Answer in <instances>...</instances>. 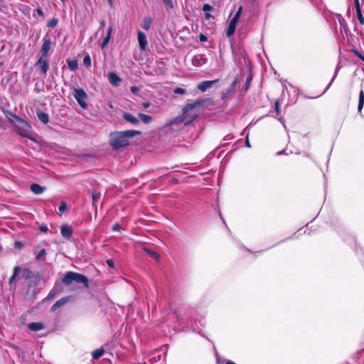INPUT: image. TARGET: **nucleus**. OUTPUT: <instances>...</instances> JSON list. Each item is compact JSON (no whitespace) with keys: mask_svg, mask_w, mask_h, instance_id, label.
<instances>
[{"mask_svg":"<svg viewBox=\"0 0 364 364\" xmlns=\"http://www.w3.org/2000/svg\"><path fill=\"white\" fill-rule=\"evenodd\" d=\"M208 100V99H200L196 100L193 103H188L183 109V113L181 115L178 116L172 119H171L167 124L166 126H171L175 124H181L185 122V124H188L189 123L194 121L198 114L196 112H193V110L195 108L200 107L203 106L205 102Z\"/></svg>","mask_w":364,"mask_h":364,"instance_id":"obj_1","label":"nucleus"},{"mask_svg":"<svg viewBox=\"0 0 364 364\" xmlns=\"http://www.w3.org/2000/svg\"><path fill=\"white\" fill-rule=\"evenodd\" d=\"M242 9H243L242 6H240L238 8L237 12L235 13L234 17L230 21L228 27L226 31L227 37L230 38L235 33L237 24L239 19L242 14Z\"/></svg>","mask_w":364,"mask_h":364,"instance_id":"obj_5","label":"nucleus"},{"mask_svg":"<svg viewBox=\"0 0 364 364\" xmlns=\"http://www.w3.org/2000/svg\"><path fill=\"white\" fill-rule=\"evenodd\" d=\"M6 116L12 122L18 124L23 129H26L30 127L29 124L21 117H18L16 114L13 113L9 110L4 111Z\"/></svg>","mask_w":364,"mask_h":364,"instance_id":"obj_6","label":"nucleus"},{"mask_svg":"<svg viewBox=\"0 0 364 364\" xmlns=\"http://www.w3.org/2000/svg\"><path fill=\"white\" fill-rule=\"evenodd\" d=\"M67 63L68 68L72 71L76 70L78 68V63L77 60L68 59Z\"/></svg>","mask_w":364,"mask_h":364,"instance_id":"obj_24","label":"nucleus"},{"mask_svg":"<svg viewBox=\"0 0 364 364\" xmlns=\"http://www.w3.org/2000/svg\"><path fill=\"white\" fill-rule=\"evenodd\" d=\"M354 3H355V6L356 11L357 10H360L361 8H360V6L359 0H354Z\"/></svg>","mask_w":364,"mask_h":364,"instance_id":"obj_46","label":"nucleus"},{"mask_svg":"<svg viewBox=\"0 0 364 364\" xmlns=\"http://www.w3.org/2000/svg\"><path fill=\"white\" fill-rule=\"evenodd\" d=\"M36 114L38 118V119L43 124H46L49 122V116L48 114L45 113L44 112L38 109L36 111Z\"/></svg>","mask_w":364,"mask_h":364,"instance_id":"obj_18","label":"nucleus"},{"mask_svg":"<svg viewBox=\"0 0 364 364\" xmlns=\"http://www.w3.org/2000/svg\"><path fill=\"white\" fill-rule=\"evenodd\" d=\"M226 364H236V363H234V362H232V360H228V361L226 362Z\"/></svg>","mask_w":364,"mask_h":364,"instance_id":"obj_54","label":"nucleus"},{"mask_svg":"<svg viewBox=\"0 0 364 364\" xmlns=\"http://www.w3.org/2000/svg\"><path fill=\"white\" fill-rule=\"evenodd\" d=\"M363 60H364V58H363L362 56H360V55H358Z\"/></svg>","mask_w":364,"mask_h":364,"instance_id":"obj_57","label":"nucleus"},{"mask_svg":"<svg viewBox=\"0 0 364 364\" xmlns=\"http://www.w3.org/2000/svg\"><path fill=\"white\" fill-rule=\"evenodd\" d=\"M112 31H113V26H110L108 28L107 36L103 39V41L100 44L101 48H105L107 46V44L109 43V42L110 41Z\"/></svg>","mask_w":364,"mask_h":364,"instance_id":"obj_19","label":"nucleus"},{"mask_svg":"<svg viewBox=\"0 0 364 364\" xmlns=\"http://www.w3.org/2000/svg\"><path fill=\"white\" fill-rule=\"evenodd\" d=\"M36 12L41 16L44 17V13L43 10L40 8L36 9Z\"/></svg>","mask_w":364,"mask_h":364,"instance_id":"obj_45","label":"nucleus"},{"mask_svg":"<svg viewBox=\"0 0 364 364\" xmlns=\"http://www.w3.org/2000/svg\"><path fill=\"white\" fill-rule=\"evenodd\" d=\"M66 208H67V204L64 201H62L60 204V206H59V212H60V215H62L63 213H65V211L66 210Z\"/></svg>","mask_w":364,"mask_h":364,"instance_id":"obj_33","label":"nucleus"},{"mask_svg":"<svg viewBox=\"0 0 364 364\" xmlns=\"http://www.w3.org/2000/svg\"><path fill=\"white\" fill-rule=\"evenodd\" d=\"M107 77L109 82L114 86L119 85L121 82V78L114 73H109Z\"/></svg>","mask_w":364,"mask_h":364,"instance_id":"obj_16","label":"nucleus"},{"mask_svg":"<svg viewBox=\"0 0 364 364\" xmlns=\"http://www.w3.org/2000/svg\"><path fill=\"white\" fill-rule=\"evenodd\" d=\"M23 275L25 279H32L34 278L33 282V287H31V284H30L28 287L26 293V297L28 300H34L36 297V295L39 292V289H38L36 286L38 284V283L40 281V274L39 272H36L33 273L31 270H30L28 268L23 269Z\"/></svg>","mask_w":364,"mask_h":364,"instance_id":"obj_4","label":"nucleus"},{"mask_svg":"<svg viewBox=\"0 0 364 364\" xmlns=\"http://www.w3.org/2000/svg\"><path fill=\"white\" fill-rule=\"evenodd\" d=\"M83 64L85 67L90 68L91 67L92 62H91V58L89 54H87L84 58H83Z\"/></svg>","mask_w":364,"mask_h":364,"instance_id":"obj_29","label":"nucleus"},{"mask_svg":"<svg viewBox=\"0 0 364 364\" xmlns=\"http://www.w3.org/2000/svg\"><path fill=\"white\" fill-rule=\"evenodd\" d=\"M337 74H338V70H336L335 73H334V75L333 77H332L331 82H329V84L328 85L327 87L326 88L325 91L323 92H326L327 91V90L331 86L333 82L334 81L335 78L337 76Z\"/></svg>","mask_w":364,"mask_h":364,"instance_id":"obj_38","label":"nucleus"},{"mask_svg":"<svg viewBox=\"0 0 364 364\" xmlns=\"http://www.w3.org/2000/svg\"><path fill=\"white\" fill-rule=\"evenodd\" d=\"M218 82V80L203 81L198 84L197 87L199 90L205 92Z\"/></svg>","mask_w":364,"mask_h":364,"instance_id":"obj_13","label":"nucleus"},{"mask_svg":"<svg viewBox=\"0 0 364 364\" xmlns=\"http://www.w3.org/2000/svg\"><path fill=\"white\" fill-rule=\"evenodd\" d=\"M123 118L127 122H128L134 125H137L139 124V119L136 117L132 115L131 113H129V112L124 113Z\"/></svg>","mask_w":364,"mask_h":364,"instance_id":"obj_17","label":"nucleus"},{"mask_svg":"<svg viewBox=\"0 0 364 364\" xmlns=\"http://www.w3.org/2000/svg\"><path fill=\"white\" fill-rule=\"evenodd\" d=\"M139 134L141 132L136 130L113 132L109 134V144L114 150H119L129 145V139Z\"/></svg>","mask_w":364,"mask_h":364,"instance_id":"obj_2","label":"nucleus"},{"mask_svg":"<svg viewBox=\"0 0 364 364\" xmlns=\"http://www.w3.org/2000/svg\"><path fill=\"white\" fill-rule=\"evenodd\" d=\"M74 90V97L76 99L77 102L81 107H82L83 109H86L87 107V105L85 102L87 97L86 92L82 88H75Z\"/></svg>","mask_w":364,"mask_h":364,"instance_id":"obj_7","label":"nucleus"},{"mask_svg":"<svg viewBox=\"0 0 364 364\" xmlns=\"http://www.w3.org/2000/svg\"><path fill=\"white\" fill-rule=\"evenodd\" d=\"M62 283L66 286L70 287V289H74L73 285L75 284H82L85 288L89 287V279L88 278L80 273L75 272H67L62 279Z\"/></svg>","mask_w":364,"mask_h":364,"instance_id":"obj_3","label":"nucleus"},{"mask_svg":"<svg viewBox=\"0 0 364 364\" xmlns=\"http://www.w3.org/2000/svg\"><path fill=\"white\" fill-rule=\"evenodd\" d=\"M153 19L149 16H145L143 19L141 27L145 31H149L151 28Z\"/></svg>","mask_w":364,"mask_h":364,"instance_id":"obj_21","label":"nucleus"},{"mask_svg":"<svg viewBox=\"0 0 364 364\" xmlns=\"http://www.w3.org/2000/svg\"><path fill=\"white\" fill-rule=\"evenodd\" d=\"M45 188L37 183H33L31 186V190L35 194H41L44 191Z\"/></svg>","mask_w":364,"mask_h":364,"instance_id":"obj_22","label":"nucleus"},{"mask_svg":"<svg viewBox=\"0 0 364 364\" xmlns=\"http://www.w3.org/2000/svg\"><path fill=\"white\" fill-rule=\"evenodd\" d=\"M47 57L41 56L38 61L36 63V67L41 71V73L46 75L48 69H49V63L46 59Z\"/></svg>","mask_w":364,"mask_h":364,"instance_id":"obj_8","label":"nucleus"},{"mask_svg":"<svg viewBox=\"0 0 364 364\" xmlns=\"http://www.w3.org/2000/svg\"><path fill=\"white\" fill-rule=\"evenodd\" d=\"M130 90L133 94H137L138 92L139 91V88L136 86H132Z\"/></svg>","mask_w":364,"mask_h":364,"instance_id":"obj_42","label":"nucleus"},{"mask_svg":"<svg viewBox=\"0 0 364 364\" xmlns=\"http://www.w3.org/2000/svg\"><path fill=\"white\" fill-rule=\"evenodd\" d=\"M100 26L102 28L105 27V21L104 19H101L100 21Z\"/></svg>","mask_w":364,"mask_h":364,"instance_id":"obj_51","label":"nucleus"},{"mask_svg":"<svg viewBox=\"0 0 364 364\" xmlns=\"http://www.w3.org/2000/svg\"><path fill=\"white\" fill-rule=\"evenodd\" d=\"M173 92L175 94L184 95L186 93V90L181 87H176L174 89Z\"/></svg>","mask_w":364,"mask_h":364,"instance_id":"obj_37","label":"nucleus"},{"mask_svg":"<svg viewBox=\"0 0 364 364\" xmlns=\"http://www.w3.org/2000/svg\"><path fill=\"white\" fill-rule=\"evenodd\" d=\"M120 230V225L119 223H115L112 226V230L113 231H119Z\"/></svg>","mask_w":364,"mask_h":364,"instance_id":"obj_44","label":"nucleus"},{"mask_svg":"<svg viewBox=\"0 0 364 364\" xmlns=\"http://www.w3.org/2000/svg\"><path fill=\"white\" fill-rule=\"evenodd\" d=\"M107 262V264L109 267H112L113 268L114 267V261L112 259H107L106 261Z\"/></svg>","mask_w":364,"mask_h":364,"instance_id":"obj_47","label":"nucleus"},{"mask_svg":"<svg viewBox=\"0 0 364 364\" xmlns=\"http://www.w3.org/2000/svg\"><path fill=\"white\" fill-rule=\"evenodd\" d=\"M213 10V7L212 6H210V4H205L203 6V11L208 12V11H211Z\"/></svg>","mask_w":364,"mask_h":364,"instance_id":"obj_36","label":"nucleus"},{"mask_svg":"<svg viewBox=\"0 0 364 364\" xmlns=\"http://www.w3.org/2000/svg\"><path fill=\"white\" fill-rule=\"evenodd\" d=\"M46 255V250L45 249L41 250L36 255V259L43 261L45 260V256Z\"/></svg>","mask_w":364,"mask_h":364,"instance_id":"obj_30","label":"nucleus"},{"mask_svg":"<svg viewBox=\"0 0 364 364\" xmlns=\"http://www.w3.org/2000/svg\"><path fill=\"white\" fill-rule=\"evenodd\" d=\"M101 196L100 192H98L95 190L92 191V204L95 205V203L99 200Z\"/></svg>","mask_w":364,"mask_h":364,"instance_id":"obj_28","label":"nucleus"},{"mask_svg":"<svg viewBox=\"0 0 364 364\" xmlns=\"http://www.w3.org/2000/svg\"><path fill=\"white\" fill-rule=\"evenodd\" d=\"M164 3L166 4L168 9H172L174 8V4L172 0H162Z\"/></svg>","mask_w":364,"mask_h":364,"instance_id":"obj_35","label":"nucleus"},{"mask_svg":"<svg viewBox=\"0 0 364 364\" xmlns=\"http://www.w3.org/2000/svg\"><path fill=\"white\" fill-rule=\"evenodd\" d=\"M20 269H21L18 266H16L14 267V273H13L12 276L10 277L9 281V284H11L14 282L15 279L18 275Z\"/></svg>","mask_w":364,"mask_h":364,"instance_id":"obj_27","label":"nucleus"},{"mask_svg":"<svg viewBox=\"0 0 364 364\" xmlns=\"http://www.w3.org/2000/svg\"><path fill=\"white\" fill-rule=\"evenodd\" d=\"M60 232L64 238L70 239L73 235V230L70 226L63 225L60 228Z\"/></svg>","mask_w":364,"mask_h":364,"instance_id":"obj_15","label":"nucleus"},{"mask_svg":"<svg viewBox=\"0 0 364 364\" xmlns=\"http://www.w3.org/2000/svg\"><path fill=\"white\" fill-rule=\"evenodd\" d=\"M15 247H18V248H21L23 247V245L21 242H15Z\"/></svg>","mask_w":364,"mask_h":364,"instance_id":"obj_50","label":"nucleus"},{"mask_svg":"<svg viewBox=\"0 0 364 364\" xmlns=\"http://www.w3.org/2000/svg\"><path fill=\"white\" fill-rule=\"evenodd\" d=\"M245 144L247 146L250 147V144L249 142L247 137L246 138Z\"/></svg>","mask_w":364,"mask_h":364,"instance_id":"obj_53","label":"nucleus"},{"mask_svg":"<svg viewBox=\"0 0 364 364\" xmlns=\"http://www.w3.org/2000/svg\"><path fill=\"white\" fill-rule=\"evenodd\" d=\"M139 117L144 124H149L152 121L151 116L143 113L139 114Z\"/></svg>","mask_w":364,"mask_h":364,"instance_id":"obj_26","label":"nucleus"},{"mask_svg":"<svg viewBox=\"0 0 364 364\" xmlns=\"http://www.w3.org/2000/svg\"><path fill=\"white\" fill-rule=\"evenodd\" d=\"M236 83H237V80H235L232 82V84L230 85V91L231 90H232V89L235 87Z\"/></svg>","mask_w":364,"mask_h":364,"instance_id":"obj_49","label":"nucleus"},{"mask_svg":"<svg viewBox=\"0 0 364 364\" xmlns=\"http://www.w3.org/2000/svg\"><path fill=\"white\" fill-rule=\"evenodd\" d=\"M363 105H364V92L363 90H361L359 93V102H358V112H361Z\"/></svg>","mask_w":364,"mask_h":364,"instance_id":"obj_25","label":"nucleus"},{"mask_svg":"<svg viewBox=\"0 0 364 364\" xmlns=\"http://www.w3.org/2000/svg\"><path fill=\"white\" fill-rule=\"evenodd\" d=\"M62 1H64L65 0H61Z\"/></svg>","mask_w":364,"mask_h":364,"instance_id":"obj_59","label":"nucleus"},{"mask_svg":"<svg viewBox=\"0 0 364 364\" xmlns=\"http://www.w3.org/2000/svg\"><path fill=\"white\" fill-rule=\"evenodd\" d=\"M339 23L341 24V26L343 27V20L339 19Z\"/></svg>","mask_w":364,"mask_h":364,"instance_id":"obj_55","label":"nucleus"},{"mask_svg":"<svg viewBox=\"0 0 364 364\" xmlns=\"http://www.w3.org/2000/svg\"><path fill=\"white\" fill-rule=\"evenodd\" d=\"M44 324L41 322H33L28 325L29 330L32 331H38L44 328Z\"/></svg>","mask_w":364,"mask_h":364,"instance_id":"obj_20","label":"nucleus"},{"mask_svg":"<svg viewBox=\"0 0 364 364\" xmlns=\"http://www.w3.org/2000/svg\"><path fill=\"white\" fill-rule=\"evenodd\" d=\"M151 105L150 102H144L142 103V106L144 107V108H148Z\"/></svg>","mask_w":364,"mask_h":364,"instance_id":"obj_48","label":"nucleus"},{"mask_svg":"<svg viewBox=\"0 0 364 364\" xmlns=\"http://www.w3.org/2000/svg\"><path fill=\"white\" fill-rule=\"evenodd\" d=\"M105 353V349L101 347L92 353V356L93 360H98L101 358Z\"/></svg>","mask_w":364,"mask_h":364,"instance_id":"obj_23","label":"nucleus"},{"mask_svg":"<svg viewBox=\"0 0 364 364\" xmlns=\"http://www.w3.org/2000/svg\"><path fill=\"white\" fill-rule=\"evenodd\" d=\"M72 296H66L58 300L50 308L51 311H56L58 308L63 306L65 305L70 299Z\"/></svg>","mask_w":364,"mask_h":364,"instance_id":"obj_12","label":"nucleus"},{"mask_svg":"<svg viewBox=\"0 0 364 364\" xmlns=\"http://www.w3.org/2000/svg\"><path fill=\"white\" fill-rule=\"evenodd\" d=\"M39 229L41 232H47L48 231V228L47 227V225H41L40 227H39Z\"/></svg>","mask_w":364,"mask_h":364,"instance_id":"obj_41","label":"nucleus"},{"mask_svg":"<svg viewBox=\"0 0 364 364\" xmlns=\"http://www.w3.org/2000/svg\"><path fill=\"white\" fill-rule=\"evenodd\" d=\"M252 82V77H248L245 82V90H247L249 89V87Z\"/></svg>","mask_w":364,"mask_h":364,"instance_id":"obj_39","label":"nucleus"},{"mask_svg":"<svg viewBox=\"0 0 364 364\" xmlns=\"http://www.w3.org/2000/svg\"><path fill=\"white\" fill-rule=\"evenodd\" d=\"M357 18L361 25L364 24V17L362 15L361 9L356 11Z\"/></svg>","mask_w":364,"mask_h":364,"instance_id":"obj_32","label":"nucleus"},{"mask_svg":"<svg viewBox=\"0 0 364 364\" xmlns=\"http://www.w3.org/2000/svg\"><path fill=\"white\" fill-rule=\"evenodd\" d=\"M274 110L277 112V115H279V101L277 100L274 102Z\"/></svg>","mask_w":364,"mask_h":364,"instance_id":"obj_40","label":"nucleus"},{"mask_svg":"<svg viewBox=\"0 0 364 364\" xmlns=\"http://www.w3.org/2000/svg\"><path fill=\"white\" fill-rule=\"evenodd\" d=\"M58 23V19L55 18H53L52 19H50V21H48L47 26L49 28H53L57 26Z\"/></svg>","mask_w":364,"mask_h":364,"instance_id":"obj_31","label":"nucleus"},{"mask_svg":"<svg viewBox=\"0 0 364 364\" xmlns=\"http://www.w3.org/2000/svg\"><path fill=\"white\" fill-rule=\"evenodd\" d=\"M63 291V288L60 283L55 282L53 288L50 291L48 296L44 299L45 301H50L55 298L57 294Z\"/></svg>","mask_w":364,"mask_h":364,"instance_id":"obj_10","label":"nucleus"},{"mask_svg":"<svg viewBox=\"0 0 364 364\" xmlns=\"http://www.w3.org/2000/svg\"><path fill=\"white\" fill-rule=\"evenodd\" d=\"M199 39L201 42H205V41H207L208 38L205 35L201 33L199 36Z\"/></svg>","mask_w":364,"mask_h":364,"instance_id":"obj_43","label":"nucleus"},{"mask_svg":"<svg viewBox=\"0 0 364 364\" xmlns=\"http://www.w3.org/2000/svg\"><path fill=\"white\" fill-rule=\"evenodd\" d=\"M137 38L139 41V48L141 50H145L148 46V41L145 33L141 31L137 33Z\"/></svg>","mask_w":364,"mask_h":364,"instance_id":"obj_11","label":"nucleus"},{"mask_svg":"<svg viewBox=\"0 0 364 364\" xmlns=\"http://www.w3.org/2000/svg\"><path fill=\"white\" fill-rule=\"evenodd\" d=\"M51 46L52 42L50 37L48 35H46L43 38V43L41 48V56L47 57L51 48Z\"/></svg>","mask_w":364,"mask_h":364,"instance_id":"obj_9","label":"nucleus"},{"mask_svg":"<svg viewBox=\"0 0 364 364\" xmlns=\"http://www.w3.org/2000/svg\"><path fill=\"white\" fill-rule=\"evenodd\" d=\"M283 152H284V151H279V152H278V154H282V153H283Z\"/></svg>","mask_w":364,"mask_h":364,"instance_id":"obj_58","label":"nucleus"},{"mask_svg":"<svg viewBox=\"0 0 364 364\" xmlns=\"http://www.w3.org/2000/svg\"><path fill=\"white\" fill-rule=\"evenodd\" d=\"M211 16H211L210 14H208V13H206V14H205V18L206 19H209Z\"/></svg>","mask_w":364,"mask_h":364,"instance_id":"obj_52","label":"nucleus"},{"mask_svg":"<svg viewBox=\"0 0 364 364\" xmlns=\"http://www.w3.org/2000/svg\"><path fill=\"white\" fill-rule=\"evenodd\" d=\"M109 5L112 6V0H107Z\"/></svg>","mask_w":364,"mask_h":364,"instance_id":"obj_56","label":"nucleus"},{"mask_svg":"<svg viewBox=\"0 0 364 364\" xmlns=\"http://www.w3.org/2000/svg\"><path fill=\"white\" fill-rule=\"evenodd\" d=\"M207 62V58H205L204 55H196L192 59V63L194 66H202Z\"/></svg>","mask_w":364,"mask_h":364,"instance_id":"obj_14","label":"nucleus"},{"mask_svg":"<svg viewBox=\"0 0 364 364\" xmlns=\"http://www.w3.org/2000/svg\"><path fill=\"white\" fill-rule=\"evenodd\" d=\"M146 251L149 254V255L152 258L156 259H158L159 258V255L156 252L153 251V250H146Z\"/></svg>","mask_w":364,"mask_h":364,"instance_id":"obj_34","label":"nucleus"}]
</instances>
